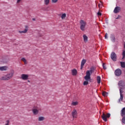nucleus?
I'll use <instances>...</instances> for the list:
<instances>
[{
    "label": "nucleus",
    "mask_w": 125,
    "mask_h": 125,
    "mask_svg": "<svg viewBox=\"0 0 125 125\" xmlns=\"http://www.w3.org/2000/svg\"><path fill=\"white\" fill-rule=\"evenodd\" d=\"M21 1H22V0H17V3H20Z\"/></svg>",
    "instance_id": "obj_37"
},
{
    "label": "nucleus",
    "mask_w": 125,
    "mask_h": 125,
    "mask_svg": "<svg viewBox=\"0 0 125 125\" xmlns=\"http://www.w3.org/2000/svg\"><path fill=\"white\" fill-rule=\"evenodd\" d=\"M122 55H123L122 59H124L125 58V50H123Z\"/></svg>",
    "instance_id": "obj_26"
},
{
    "label": "nucleus",
    "mask_w": 125,
    "mask_h": 125,
    "mask_svg": "<svg viewBox=\"0 0 125 125\" xmlns=\"http://www.w3.org/2000/svg\"><path fill=\"white\" fill-rule=\"evenodd\" d=\"M122 122H123V123L125 124V116L124 117H123V118L122 119Z\"/></svg>",
    "instance_id": "obj_32"
},
{
    "label": "nucleus",
    "mask_w": 125,
    "mask_h": 125,
    "mask_svg": "<svg viewBox=\"0 0 125 125\" xmlns=\"http://www.w3.org/2000/svg\"><path fill=\"white\" fill-rule=\"evenodd\" d=\"M43 36V32H42V31H40L39 32L38 34H37V38H40Z\"/></svg>",
    "instance_id": "obj_16"
},
{
    "label": "nucleus",
    "mask_w": 125,
    "mask_h": 125,
    "mask_svg": "<svg viewBox=\"0 0 125 125\" xmlns=\"http://www.w3.org/2000/svg\"><path fill=\"white\" fill-rule=\"evenodd\" d=\"M50 0H44L45 5H48L49 4Z\"/></svg>",
    "instance_id": "obj_20"
},
{
    "label": "nucleus",
    "mask_w": 125,
    "mask_h": 125,
    "mask_svg": "<svg viewBox=\"0 0 125 125\" xmlns=\"http://www.w3.org/2000/svg\"><path fill=\"white\" fill-rule=\"evenodd\" d=\"M110 117V114L109 113L105 114L104 113H103V115L102 116V118L104 121L106 122L107 121V119L109 118Z\"/></svg>",
    "instance_id": "obj_5"
},
{
    "label": "nucleus",
    "mask_w": 125,
    "mask_h": 125,
    "mask_svg": "<svg viewBox=\"0 0 125 125\" xmlns=\"http://www.w3.org/2000/svg\"><path fill=\"white\" fill-rule=\"evenodd\" d=\"M123 95H120V99L119 100V102L120 103L121 101H122L123 100Z\"/></svg>",
    "instance_id": "obj_27"
},
{
    "label": "nucleus",
    "mask_w": 125,
    "mask_h": 125,
    "mask_svg": "<svg viewBox=\"0 0 125 125\" xmlns=\"http://www.w3.org/2000/svg\"><path fill=\"white\" fill-rule=\"evenodd\" d=\"M32 21H36V19H32Z\"/></svg>",
    "instance_id": "obj_40"
},
{
    "label": "nucleus",
    "mask_w": 125,
    "mask_h": 125,
    "mask_svg": "<svg viewBox=\"0 0 125 125\" xmlns=\"http://www.w3.org/2000/svg\"><path fill=\"white\" fill-rule=\"evenodd\" d=\"M28 83H30V81L28 80Z\"/></svg>",
    "instance_id": "obj_42"
},
{
    "label": "nucleus",
    "mask_w": 125,
    "mask_h": 125,
    "mask_svg": "<svg viewBox=\"0 0 125 125\" xmlns=\"http://www.w3.org/2000/svg\"><path fill=\"white\" fill-rule=\"evenodd\" d=\"M86 62V60H83L81 62V69H82Z\"/></svg>",
    "instance_id": "obj_13"
},
{
    "label": "nucleus",
    "mask_w": 125,
    "mask_h": 125,
    "mask_svg": "<svg viewBox=\"0 0 125 125\" xmlns=\"http://www.w3.org/2000/svg\"><path fill=\"white\" fill-rule=\"evenodd\" d=\"M124 48H125V43H124Z\"/></svg>",
    "instance_id": "obj_41"
},
{
    "label": "nucleus",
    "mask_w": 125,
    "mask_h": 125,
    "mask_svg": "<svg viewBox=\"0 0 125 125\" xmlns=\"http://www.w3.org/2000/svg\"><path fill=\"white\" fill-rule=\"evenodd\" d=\"M58 0H52V3H56Z\"/></svg>",
    "instance_id": "obj_34"
},
{
    "label": "nucleus",
    "mask_w": 125,
    "mask_h": 125,
    "mask_svg": "<svg viewBox=\"0 0 125 125\" xmlns=\"http://www.w3.org/2000/svg\"><path fill=\"white\" fill-rule=\"evenodd\" d=\"M80 29L82 31H84L85 30V27L86 26V22L84 21H83V20H81L80 21Z\"/></svg>",
    "instance_id": "obj_4"
},
{
    "label": "nucleus",
    "mask_w": 125,
    "mask_h": 125,
    "mask_svg": "<svg viewBox=\"0 0 125 125\" xmlns=\"http://www.w3.org/2000/svg\"><path fill=\"white\" fill-rule=\"evenodd\" d=\"M21 61H23V62H24V64H27V60H26V59L22 58L21 59Z\"/></svg>",
    "instance_id": "obj_25"
},
{
    "label": "nucleus",
    "mask_w": 125,
    "mask_h": 125,
    "mask_svg": "<svg viewBox=\"0 0 125 125\" xmlns=\"http://www.w3.org/2000/svg\"><path fill=\"white\" fill-rule=\"evenodd\" d=\"M115 75L117 76H120L121 74H122V71L121 70H120V69H117L115 71Z\"/></svg>",
    "instance_id": "obj_10"
},
{
    "label": "nucleus",
    "mask_w": 125,
    "mask_h": 125,
    "mask_svg": "<svg viewBox=\"0 0 125 125\" xmlns=\"http://www.w3.org/2000/svg\"><path fill=\"white\" fill-rule=\"evenodd\" d=\"M43 120H44V117H40L38 118L39 121H42Z\"/></svg>",
    "instance_id": "obj_23"
},
{
    "label": "nucleus",
    "mask_w": 125,
    "mask_h": 125,
    "mask_svg": "<svg viewBox=\"0 0 125 125\" xmlns=\"http://www.w3.org/2000/svg\"><path fill=\"white\" fill-rule=\"evenodd\" d=\"M105 39H108V37H107V33H105Z\"/></svg>",
    "instance_id": "obj_36"
},
{
    "label": "nucleus",
    "mask_w": 125,
    "mask_h": 125,
    "mask_svg": "<svg viewBox=\"0 0 125 125\" xmlns=\"http://www.w3.org/2000/svg\"><path fill=\"white\" fill-rule=\"evenodd\" d=\"M77 74V71L76 70V69H74L73 70H72V75L73 76H76Z\"/></svg>",
    "instance_id": "obj_18"
},
{
    "label": "nucleus",
    "mask_w": 125,
    "mask_h": 125,
    "mask_svg": "<svg viewBox=\"0 0 125 125\" xmlns=\"http://www.w3.org/2000/svg\"><path fill=\"white\" fill-rule=\"evenodd\" d=\"M41 111H42V109H41V108L38 107V106H33L32 112L34 115H38Z\"/></svg>",
    "instance_id": "obj_3"
},
{
    "label": "nucleus",
    "mask_w": 125,
    "mask_h": 125,
    "mask_svg": "<svg viewBox=\"0 0 125 125\" xmlns=\"http://www.w3.org/2000/svg\"><path fill=\"white\" fill-rule=\"evenodd\" d=\"M120 95H123L122 94V93H123V90H122V88L120 89Z\"/></svg>",
    "instance_id": "obj_33"
},
{
    "label": "nucleus",
    "mask_w": 125,
    "mask_h": 125,
    "mask_svg": "<svg viewBox=\"0 0 125 125\" xmlns=\"http://www.w3.org/2000/svg\"><path fill=\"white\" fill-rule=\"evenodd\" d=\"M72 115L73 118H77L78 114L76 109L73 110Z\"/></svg>",
    "instance_id": "obj_11"
},
{
    "label": "nucleus",
    "mask_w": 125,
    "mask_h": 125,
    "mask_svg": "<svg viewBox=\"0 0 125 125\" xmlns=\"http://www.w3.org/2000/svg\"><path fill=\"white\" fill-rule=\"evenodd\" d=\"M24 30L23 31H19V33H20V34H26V33H27L29 30V26L27 25H25L24 26Z\"/></svg>",
    "instance_id": "obj_7"
},
{
    "label": "nucleus",
    "mask_w": 125,
    "mask_h": 125,
    "mask_svg": "<svg viewBox=\"0 0 125 125\" xmlns=\"http://www.w3.org/2000/svg\"><path fill=\"white\" fill-rule=\"evenodd\" d=\"M78 102H73L71 104L74 106H76V105H78Z\"/></svg>",
    "instance_id": "obj_28"
},
{
    "label": "nucleus",
    "mask_w": 125,
    "mask_h": 125,
    "mask_svg": "<svg viewBox=\"0 0 125 125\" xmlns=\"http://www.w3.org/2000/svg\"><path fill=\"white\" fill-rule=\"evenodd\" d=\"M98 6L100 8H102V6H103V4L102 2L101 1V3H99L98 5Z\"/></svg>",
    "instance_id": "obj_29"
},
{
    "label": "nucleus",
    "mask_w": 125,
    "mask_h": 125,
    "mask_svg": "<svg viewBox=\"0 0 125 125\" xmlns=\"http://www.w3.org/2000/svg\"><path fill=\"white\" fill-rule=\"evenodd\" d=\"M107 94L106 92H103L102 93L103 96H104V97L106 96V94Z\"/></svg>",
    "instance_id": "obj_31"
},
{
    "label": "nucleus",
    "mask_w": 125,
    "mask_h": 125,
    "mask_svg": "<svg viewBox=\"0 0 125 125\" xmlns=\"http://www.w3.org/2000/svg\"><path fill=\"white\" fill-rule=\"evenodd\" d=\"M119 85L121 87H123L125 86V83L123 81H120L118 83Z\"/></svg>",
    "instance_id": "obj_15"
},
{
    "label": "nucleus",
    "mask_w": 125,
    "mask_h": 125,
    "mask_svg": "<svg viewBox=\"0 0 125 125\" xmlns=\"http://www.w3.org/2000/svg\"><path fill=\"white\" fill-rule=\"evenodd\" d=\"M92 73V70H88L86 71V76L84 77V79H85V80L86 81H84L83 82V84L84 85H87L88 84V81H89L90 80V76H91V74Z\"/></svg>",
    "instance_id": "obj_2"
},
{
    "label": "nucleus",
    "mask_w": 125,
    "mask_h": 125,
    "mask_svg": "<svg viewBox=\"0 0 125 125\" xmlns=\"http://www.w3.org/2000/svg\"><path fill=\"white\" fill-rule=\"evenodd\" d=\"M111 58L113 61H116L117 60V56L114 53V52H113L111 55Z\"/></svg>",
    "instance_id": "obj_8"
},
{
    "label": "nucleus",
    "mask_w": 125,
    "mask_h": 125,
    "mask_svg": "<svg viewBox=\"0 0 125 125\" xmlns=\"http://www.w3.org/2000/svg\"><path fill=\"white\" fill-rule=\"evenodd\" d=\"M97 80L98 83L100 84L101 83V77L100 76H98L97 77Z\"/></svg>",
    "instance_id": "obj_19"
},
{
    "label": "nucleus",
    "mask_w": 125,
    "mask_h": 125,
    "mask_svg": "<svg viewBox=\"0 0 125 125\" xmlns=\"http://www.w3.org/2000/svg\"><path fill=\"white\" fill-rule=\"evenodd\" d=\"M83 41L84 42H86L88 41V37L85 34L83 35Z\"/></svg>",
    "instance_id": "obj_17"
},
{
    "label": "nucleus",
    "mask_w": 125,
    "mask_h": 125,
    "mask_svg": "<svg viewBox=\"0 0 125 125\" xmlns=\"http://www.w3.org/2000/svg\"><path fill=\"white\" fill-rule=\"evenodd\" d=\"M21 79L23 81H27L29 79V75L22 74L21 75Z\"/></svg>",
    "instance_id": "obj_6"
},
{
    "label": "nucleus",
    "mask_w": 125,
    "mask_h": 125,
    "mask_svg": "<svg viewBox=\"0 0 125 125\" xmlns=\"http://www.w3.org/2000/svg\"><path fill=\"white\" fill-rule=\"evenodd\" d=\"M7 69H8V67L6 66H0V71H7Z\"/></svg>",
    "instance_id": "obj_12"
},
{
    "label": "nucleus",
    "mask_w": 125,
    "mask_h": 125,
    "mask_svg": "<svg viewBox=\"0 0 125 125\" xmlns=\"http://www.w3.org/2000/svg\"><path fill=\"white\" fill-rule=\"evenodd\" d=\"M4 125H9V120L6 121V124Z\"/></svg>",
    "instance_id": "obj_30"
},
{
    "label": "nucleus",
    "mask_w": 125,
    "mask_h": 125,
    "mask_svg": "<svg viewBox=\"0 0 125 125\" xmlns=\"http://www.w3.org/2000/svg\"><path fill=\"white\" fill-rule=\"evenodd\" d=\"M121 17V16L120 15H118L117 18H116V20L119 19Z\"/></svg>",
    "instance_id": "obj_38"
},
{
    "label": "nucleus",
    "mask_w": 125,
    "mask_h": 125,
    "mask_svg": "<svg viewBox=\"0 0 125 125\" xmlns=\"http://www.w3.org/2000/svg\"><path fill=\"white\" fill-rule=\"evenodd\" d=\"M111 40L112 42H115V37L113 36V35H111Z\"/></svg>",
    "instance_id": "obj_24"
},
{
    "label": "nucleus",
    "mask_w": 125,
    "mask_h": 125,
    "mask_svg": "<svg viewBox=\"0 0 125 125\" xmlns=\"http://www.w3.org/2000/svg\"><path fill=\"white\" fill-rule=\"evenodd\" d=\"M121 115L123 117L125 115V107L123 108L121 111Z\"/></svg>",
    "instance_id": "obj_14"
},
{
    "label": "nucleus",
    "mask_w": 125,
    "mask_h": 125,
    "mask_svg": "<svg viewBox=\"0 0 125 125\" xmlns=\"http://www.w3.org/2000/svg\"><path fill=\"white\" fill-rule=\"evenodd\" d=\"M66 15L65 13H63L62 15L61 16V18L62 20H64L65 19V17H66Z\"/></svg>",
    "instance_id": "obj_21"
},
{
    "label": "nucleus",
    "mask_w": 125,
    "mask_h": 125,
    "mask_svg": "<svg viewBox=\"0 0 125 125\" xmlns=\"http://www.w3.org/2000/svg\"><path fill=\"white\" fill-rule=\"evenodd\" d=\"M121 9V8L120 7L116 6L114 10V13L115 14L118 13L120 12Z\"/></svg>",
    "instance_id": "obj_9"
},
{
    "label": "nucleus",
    "mask_w": 125,
    "mask_h": 125,
    "mask_svg": "<svg viewBox=\"0 0 125 125\" xmlns=\"http://www.w3.org/2000/svg\"><path fill=\"white\" fill-rule=\"evenodd\" d=\"M121 67L125 68V62H121Z\"/></svg>",
    "instance_id": "obj_22"
},
{
    "label": "nucleus",
    "mask_w": 125,
    "mask_h": 125,
    "mask_svg": "<svg viewBox=\"0 0 125 125\" xmlns=\"http://www.w3.org/2000/svg\"><path fill=\"white\" fill-rule=\"evenodd\" d=\"M97 14L98 16H101L102 15V13L100 12H98Z\"/></svg>",
    "instance_id": "obj_39"
},
{
    "label": "nucleus",
    "mask_w": 125,
    "mask_h": 125,
    "mask_svg": "<svg viewBox=\"0 0 125 125\" xmlns=\"http://www.w3.org/2000/svg\"><path fill=\"white\" fill-rule=\"evenodd\" d=\"M103 68L105 70L106 69V68L105 67V64L104 63H103Z\"/></svg>",
    "instance_id": "obj_35"
},
{
    "label": "nucleus",
    "mask_w": 125,
    "mask_h": 125,
    "mask_svg": "<svg viewBox=\"0 0 125 125\" xmlns=\"http://www.w3.org/2000/svg\"><path fill=\"white\" fill-rule=\"evenodd\" d=\"M14 75V70H11L9 73H7L4 76H2L0 78V80L1 81H9V80H11L13 77Z\"/></svg>",
    "instance_id": "obj_1"
}]
</instances>
